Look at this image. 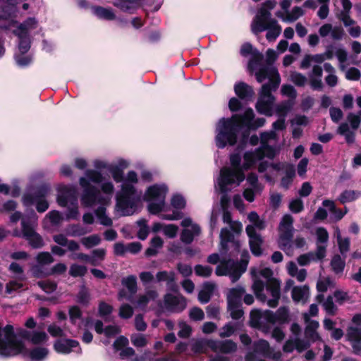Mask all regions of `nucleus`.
Segmentation results:
<instances>
[{
    "label": "nucleus",
    "instance_id": "obj_1",
    "mask_svg": "<svg viewBox=\"0 0 361 361\" xmlns=\"http://www.w3.org/2000/svg\"><path fill=\"white\" fill-rule=\"evenodd\" d=\"M260 140V147L255 152H246L243 161L240 153L235 152L230 155L231 166H224L221 169L216 182V187L221 192L226 193L233 185L238 186L245 178L244 171L252 168L264 157L272 159L279 152V147L271 145L277 140L274 131L262 133Z\"/></svg>",
    "mask_w": 361,
    "mask_h": 361
},
{
    "label": "nucleus",
    "instance_id": "obj_2",
    "mask_svg": "<svg viewBox=\"0 0 361 361\" xmlns=\"http://www.w3.org/2000/svg\"><path fill=\"white\" fill-rule=\"evenodd\" d=\"M79 184L82 189L80 195L82 206L92 208L99 205L94 211L99 223L104 226H111L113 221L106 213V207L110 204L114 192L113 182L106 180L98 171L87 170L79 178Z\"/></svg>",
    "mask_w": 361,
    "mask_h": 361
},
{
    "label": "nucleus",
    "instance_id": "obj_3",
    "mask_svg": "<svg viewBox=\"0 0 361 361\" xmlns=\"http://www.w3.org/2000/svg\"><path fill=\"white\" fill-rule=\"evenodd\" d=\"M220 255L213 253L208 256L207 262L212 264H220L216 267V274L218 276H228L232 282L238 281L245 271L248 263L249 254L247 250L241 252L242 262L240 264L232 259H226L225 254L231 248L229 256H234L235 252H240V245L238 242L233 241V235L226 229L222 228L220 233Z\"/></svg>",
    "mask_w": 361,
    "mask_h": 361
},
{
    "label": "nucleus",
    "instance_id": "obj_4",
    "mask_svg": "<svg viewBox=\"0 0 361 361\" xmlns=\"http://www.w3.org/2000/svg\"><path fill=\"white\" fill-rule=\"evenodd\" d=\"M276 58V51L274 49H268L267 51V64L260 66L259 68H257V71L255 73L257 80L259 82H262L265 79L269 80V83L262 85L256 104L257 111L268 116L272 115V106L274 102L271 91L276 90L281 82L279 73L272 65Z\"/></svg>",
    "mask_w": 361,
    "mask_h": 361
},
{
    "label": "nucleus",
    "instance_id": "obj_5",
    "mask_svg": "<svg viewBox=\"0 0 361 361\" xmlns=\"http://www.w3.org/2000/svg\"><path fill=\"white\" fill-rule=\"evenodd\" d=\"M252 290L256 298L262 302H267L271 307H275L280 298V283L273 277V271L260 265L251 269Z\"/></svg>",
    "mask_w": 361,
    "mask_h": 361
},
{
    "label": "nucleus",
    "instance_id": "obj_6",
    "mask_svg": "<svg viewBox=\"0 0 361 361\" xmlns=\"http://www.w3.org/2000/svg\"><path fill=\"white\" fill-rule=\"evenodd\" d=\"M121 182V190L116 194L114 208V214L117 217L135 214L142 200L141 192L135 187L138 182V177L134 171H129Z\"/></svg>",
    "mask_w": 361,
    "mask_h": 361
},
{
    "label": "nucleus",
    "instance_id": "obj_7",
    "mask_svg": "<svg viewBox=\"0 0 361 361\" xmlns=\"http://www.w3.org/2000/svg\"><path fill=\"white\" fill-rule=\"evenodd\" d=\"M276 6V2L268 0L263 4L251 24L253 33L257 34L267 30L266 37L267 40L275 41L281 32V27L275 19L271 18L270 10Z\"/></svg>",
    "mask_w": 361,
    "mask_h": 361
},
{
    "label": "nucleus",
    "instance_id": "obj_8",
    "mask_svg": "<svg viewBox=\"0 0 361 361\" xmlns=\"http://www.w3.org/2000/svg\"><path fill=\"white\" fill-rule=\"evenodd\" d=\"M243 128L240 115H233L231 118H221L216 126L215 143L218 148H224L227 145L233 146Z\"/></svg>",
    "mask_w": 361,
    "mask_h": 361
},
{
    "label": "nucleus",
    "instance_id": "obj_9",
    "mask_svg": "<svg viewBox=\"0 0 361 361\" xmlns=\"http://www.w3.org/2000/svg\"><path fill=\"white\" fill-rule=\"evenodd\" d=\"M168 187L164 183L154 184L149 186L145 190L143 200L148 202V212L154 215H160L161 212H167L170 209L169 205L165 202Z\"/></svg>",
    "mask_w": 361,
    "mask_h": 361
},
{
    "label": "nucleus",
    "instance_id": "obj_10",
    "mask_svg": "<svg viewBox=\"0 0 361 361\" xmlns=\"http://www.w3.org/2000/svg\"><path fill=\"white\" fill-rule=\"evenodd\" d=\"M58 204L63 207H67L66 220H77L80 216L78 209L77 190L73 185H60L58 188Z\"/></svg>",
    "mask_w": 361,
    "mask_h": 361
},
{
    "label": "nucleus",
    "instance_id": "obj_11",
    "mask_svg": "<svg viewBox=\"0 0 361 361\" xmlns=\"http://www.w3.org/2000/svg\"><path fill=\"white\" fill-rule=\"evenodd\" d=\"M247 219L250 224L246 226L245 231L249 237L250 250L254 255L259 256L262 254L261 245L263 240L258 231L265 228L266 223L255 212H250Z\"/></svg>",
    "mask_w": 361,
    "mask_h": 361
},
{
    "label": "nucleus",
    "instance_id": "obj_12",
    "mask_svg": "<svg viewBox=\"0 0 361 361\" xmlns=\"http://www.w3.org/2000/svg\"><path fill=\"white\" fill-rule=\"evenodd\" d=\"M246 361H283V354L272 348L269 342L260 339L252 344V350L245 357Z\"/></svg>",
    "mask_w": 361,
    "mask_h": 361
},
{
    "label": "nucleus",
    "instance_id": "obj_13",
    "mask_svg": "<svg viewBox=\"0 0 361 361\" xmlns=\"http://www.w3.org/2000/svg\"><path fill=\"white\" fill-rule=\"evenodd\" d=\"M23 344L18 340L13 331V326L8 324L0 327V356L16 355L23 350Z\"/></svg>",
    "mask_w": 361,
    "mask_h": 361
},
{
    "label": "nucleus",
    "instance_id": "obj_14",
    "mask_svg": "<svg viewBox=\"0 0 361 361\" xmlns=\"http://www.w3.org/2000/svg\"><path fill=\"white\" fill-rule=\"evenodd\" d=\"M253 325L262 324L264 322L271 324H285L289 321V311L286 307H280L276 313L270 310H253L250 312Z\"/></svg>",
    "mask_w": 361,
    "mask_h": 361
},
{
    "label": "nucleus",
    "instance_id": "obj_15",
    "mask_svg": "<svg viewBox=\"0 0 361 361\" xmlns=\"http://www.w3.org/2000/svg\"><path fill=\"white\" fill-rule=\"evenodd\" d=\"M37 215L34 212H32L29 221L25 217L22 218V231H13L14 236L23 237L33 248H39L44 245L42 237L34 229V224L37 221Z\"/></svg>",
    "mask_w": 361,
    "mask_h": 361
},
{
    "label": "nucleus",
    "instance_id": "obj_16",
    "mask_svg": "<svg viewBox=\"0 0 361 361\" xmlns=\"http://www.w3.org/2000/svg\"><path fill=\"white\" fill-rule=\"evenodd\" d=\"M293 219L290 214L284 215L279 226L278 243L287 255H293L292 238L293 236Z\"/></svg>",
    "mask_w": 361,
    "mask_h": 361
},
{
    "label": "nucleus",
    "instance_id": "obj_17",
    "mask_svg": "<svg viewBox=\"0 0 361 361\" xmlns=\"http://www.w3.org/2000/svg\"><path fill=\"white\" fill-rule=\"evenodd\" d=\"M37 27V21L34 18H29L16 27L13 32L18 37L19 44L17 52L27 53L30 48V34Z\"/></svg>",
    "mask_w": 361,
    "mask_h": 361
},
{
    "label": "nucleus",
    "instance_id": "obj_18",
    "mask_svg": "<svg viewBox=\"0 0 361 361\" xmlns=\"http://www.w3.org/2000/svg\"><path fill=\"white\" fill-rule=\"evenodd\" d=\"M49 188L47 186H42L35 191H27L22 197L23 204L25 207H30L36 204V209L39 212H45L49 204L45 200Z\"/></svg>",
    "mask_w": 361,
    "mask_h": 361
},
{
    "label": "nucleus",
    "instance_id": "obj_19",
    "mask_svg": "<svg viewBox=\"0 0 361 361\" xmlns=\"http://www.w3.org/2000/svg\"><path fill=\"white\" fill-rule=\"evenodd\" d=\"M245 293V290L243 287L238 286L230 289L227 293L228 310L234 319H240L243 315L240 305L241 299Z\"/></svg>",
    "mask_w": 361,
    "mask_h": 361
},
{
    "label": "nucleus",
    "instance_id": "obj_20",
    "mask_svg": "<svg viewBox=\"0 0 361 361\" xmlns=\"http://www.w3.org/2000/svg\"><path fill=\"white\" fill-rule=\"evenodd\" d=\"M267 169H273L276 171H284L285 176L281 179V185L286 189L290 185L295 173L293 164L279 163L269 165L267 162H261L258 167L259 172H264Z\"/></svg>",
    "mask_w": 361,
    "mask_h": 361
},
{
    "label": "nucleus",
    "instance_id": "obj_21",
    "mask_svg": "<svg viewBox=\"0 0 361 361\" xmlns=\"http://www.w3.org/2000/svg\"><path fill=\"white\" fill-rule=\"evenodd\" d=\"M293 336L290 337L284 343L283 350L285 353H292L294 350L301 353L310 348V343L298 337L300 334V326L293 323L290 326Z\"/></svg>",
    "mask_w": 361,
    "mask_h": 361
},
{
    "label": "nucleus",
    "instance_id": "obj_22",
    "mask_svg": "<svg viewBox=\"0 0 361 361\" xmlns=\"http://www.w3.org/2000/svg\"><path fill=\"white\" fill-rule=\"evenodd\" d=\"M185 200L184 197L179 195L176 194L171 197L170 209L167 212H161L159 215L160 218L167 221H174L180 219L183 217V214L180 209L185 207Z\"/></svg>",
    "mask_w": 361,
    "mask_h": 361
},
{
    "label": "nucleus",
    "instance_id": "obj_23",
    "mask_svg": "<svg viewBox=\"0 0 361 361\" xmlns=\"http://www.w3.org/2000/svg\"><path fill=\"white\" fill-rule=\"evenodd\" d=\"M181 226L183 229L180 234V240L184 243H191L194 238L201 233L200 226L189 217L183 219Z\"/></svg>",
    "mask_w": 361,
    "mask_h": 361
},
{
    "label": "nucleus",
    "instance_id": "obj_24",
    "mask_svg": "<svg viewBox=\"0 0 361 361\" xmlns=\"http://www.w3.org/2000/svg\"><path fill=\"white\" fill-rule=\"evenodd\" d=\"M187 302L185 298L179 294L168 293L164 298V308L171 312H180L185 309Z\"/></svg>",
    "mask_w": 361,
    "mask_h": 361
},
{
    "label": "nucleus",
    "instance_id": "obj_25",
    "mask_svg": "<svg viewBox=\"0 0 361 361\" xmlns=\"http://www.w3.org/2000/svg\"><path fill=\"white\" fill-rule=\"evenodd\" d=\"M54 349L60 354H69L75 352L78 354L82 353L79 343L72 339H58L54 343Z\"/></svg>",
    "mask_w": 361,
    "mask_h": 361
},
{
    "label": "nucleus",
    "instance_id": "obj_26",
    "mask_svg": "<svg viewBox=\"0 0 361 361\" xmlns=\"http://www.w3.org/2000/svg\"><path fill=\"white\" fill-rule=\"evenodd\" d=\"M303 319L305 322L307 324L305 329V339L304 340L309 342L310 345H311V343L316 342L317 341H322L320 336L317 332V329L319 326V322L309 319L307 313L303 314Z\"/></svg>",
    "mask_w": 361,
    "mask_h": 361
},
{
    "label": "nucleus",
    "instance_id": "obj_27",
    "mask_svg": "<svg viewBox=\"0 0 361 361\" xmlns=\"http://www.w3.org/2000/svg\"><path fill=\"white\" fill-rule=\"evenodd\" d=\"M240 54L243 56H247L248 54L252 56V58L249 62V67L252 71L257 70V66L260 65V63L263 59L262 54L258 51L257 49H254L252 46L249 43L244 44L242 46Z\"/></svg>",
    "mask_w": 361,
    "mask_h": 361
},
{
    "label": "nucleus",
    "instance_id": "obj_28",
    "mask_svg": "<svg viewBox=\"0 0 361 361\" xmlns=\"http://www.w3.org/2000/svg\"><path fill=\"white\" fill-rule=\"evenodd\" d=\"M240 121L243 127H246L249 129H256L262 127L265 123L264 118H259L254 120V112L252 109H247L245 110L243 115H240Z\"/></svg>",
    "mask_w": 361,
    "mask_h": 361
},
{
    "label": "nucleus",
    "instance_id": "obj_29",
    "mask_svg": "<svg viewBox=\"0 0 361 361\" xmlns=\"http://www.w3.org/2000/svg\"><path fill=\"white\" fill-rule=\"evenodd\" d=\"M319 34L322 37L331 36L334 40H341L344 35V30L341 26H334L330 23H325L319 29Z\"/></svg>",
    "mask_w": 361,
    "mask_h": 361
},
{
    "label": "nucleus",
    "instance_id": "obj_30",
    "mask_svg": "<svg viewBox=\"0 0 361 361\" xmlns=\"http://www.w3.org/2000/svg\"><path fill=\"white\" fill-rule=\"evenodd\" d=\"M317 249V258L322 259L326 256V243L329 239L327 231L324 228H318L316 231Z\"/></svg>",
    "mask_w": 361,
    "mask_h": 361
},
{
    "label": "nucleus",
    "instance_id": "obj_31",
    "mask_svg": "<svg viewBox=\"0 0 361 361\" xmlns=\"http://www.w3.org/2000/svg\"><path fill=\"white\" fill-rule=\"evenodd\" d=\"M211 350L215 353H231L235 351L236 344L231 340L216 341L211 342Z\"/></svg>",
    "mask_w": 361,
    "mask_h": 361
},
{
    "label": "nucleus",
    "instance_id": "obj_32",
    "mask_svg": "<svg viewBox=\"0 0 361 361\" xmlns=\"http://www.w3.org/2000/svg\"><path fill=\"white\" fill-rule=\"evenodd\" d=\"M122 284L128 289L130 295H127L124 290H121L118 294V299L121 300L125 298L128 300H130L132 295H134L137 290L136 277L133 275L128 276L122 279Z\"/></svg>",
    "mask_w": 361,
    "mask_h": 361
},
{
    "label": "nucleus",
    "instance_id": "obj_33",
    "mask_svg": "<svg viewBox=\"0 0 361 361\" xmlns=\"http://www.w3.org/2000/svg\"><path fill=\"white\" fill-rule=\"evenodd\" d=\"M308 78L310 80V85L312 89L321 90L322 88V68L320 66H314L312 71L308 74Z\"/></svg>",
    "mask_w": 361,
    "mask_h": 361
},
{
    "label": "nucleus",
    "instance_id": "obj_34",
    "mask_svg": "<svg viewBox=\"0 0 361 361\" xmlns=\"http://www.w3.org/2000/svg\"><path fill=\"white\" fill-rule=\"evenodd\" d=\"M92 13L99 19L105 20H114L116 16L111 8H105L99 6H91Z\"/></svg>",
    "mask_w": 361,
    "mask_h": 361
},
{
    "label": "nucleus",
    "instance_id": "obj_35",
    "mask_svg": "<svg viewBox=\"0 0 361 361\" xmlns=\"http://www.w3.org/2000/svg\"><path fill=\"white\" fill-rule=\"evenodd\" d=\"M67 269V267L63 263H58L55 264L50 271L44 273L43 271L41 270V267L38 266H35L32 269V274L36 277H42L43 276L46 275H50V274H61L64 273Z\"/></svg>",
    "mask_w": 361,
    "mask_h": 361
},
{
    "label": "nucleus",
    "instance_id": "obj_36",
    "mask_svg": "<svg viewBox=\"0 0 361 361\" xmlns=\"http://www.w3.org/2000/svg\"><path fill=\"white\" fill-rule=\"evenodd\" d=\"M291 295L295 302L305 304L310 296L309 288L307 286H295L293 288Z\"/></svg>",
    "mask_w": 361,
    "mask_h": 361
},
{
    "label": "nucleus",
    "instance_id": "obj_37",
    "mask_svg": "<svg viewBox=\"0 0 361 361\" xmlns=\"http://www.w3.org/2000/svg\"><path fill=\"white\" fill-rule=\"evenodd\" d=\"M53 240L56 243L61 246H66L69 251L74 252L80 249V245L76 241L73 240H68L63 234L54 235Z\"/></svg>",
    "mask_w": 361,
    "mask_h": 361
},
{
    "label": "nucleus",
    "instance_id": "obj_38",
    "mask_svg": "<svg viewBox=\"0 0 361 361\" xmlns=\"http://www.w3.org/2000/svg\"><path fill=\"white\" fill-rule=\"evenodd\" d=\"M234 91L242 99H248L254 95L252 87L243 82L236 83L234 86Z\"/></svg>",
    "mask_w": 361,
    "mask_h": 361
},
{
    "label": "nucleus",
    "instance_id": "obj_39",
    "mask_svg": "<svg viewBox=\"0 0 361 361\" xmlns=\"http://www.w3.org/2000/svg\"><path fill=\"white\" fill-rule=\"evenodd\" d=\"M276 16L281 18L283 21L291 23L298 20L299 18L304 15V11L301 7L295 6L290 11L287 12V14L283 16L281 12H277Z\"/></svg>",
    "mask_w": 361,
    "mask_h": 361
},
{
    "label": "nucleus",
    "instance_id": "obj_40",
    "mask_svg": "<svg viewBox=\"0 0 361 361\" xmlns=\"http://www.w3.org/2000/svg\"><path fill=\"white\" fill-rule=\"evenodd\" d=\"M158 293L154 290H149L143 295H139L137 300V306L141 309L145 308L151 301L155 300Z\"/></svg>",
    "mask_w": 361,
    "mask_h": 361
},
{
    "label": "nucleus",
    "instance_id": "obj_41",
    "mask_svg": "<svg viewBox=\"0 0 361 361\" xmlns=\"http://www.w3.org/2000/svg\"><path fill=\"white\" fill-rule=\"evenodd\" d=\"M215 285L212 283H205L199 292L198 300L201 303H207L214 290Z\"/></svg>",
    "mask_w": 361,
    "mask_h": 361
},
{
    "label": "nucleus",
    "instance_id": "obj_42",
    "mask_svg": "<svg viewBox=\"0 0 361 361\" xmlns=\"http://www.w3.org/2000/svg\"><path fill=\"white\" fill-rule=\"evenodd\" d=\"M163 245L164 241L159 236L154 237L150 240L149 247L145 251L146 256H155L159 250L162 248Z\"/></svg>",
    "mask_w": 361,
    "mask_h": 361
},
{
    "label": "nucleus",
    "instance_id": "obj_43",
    "mask_svg": "<svg viewBox=\"0 0 361 361\" xmlns=\"http://www.w3.org/2000/svg\"><path fill=\"white\" fill-rule=\"evenodd\" d=\"M211 342H213L212 339H200L194 341L192 344V350L195 353H206L207 348L211 349Z\"/></svg>",
    "mask_w": 361,
    "mask_h": 361
},
{
    "label": "nucleus",
    "instance_id": "obj_44",
    "mask_svg": "<svg viewBox=\"0 0 361 361\" xmlns=\"http://www.w3.org/2000/svg\"><path fill=\"white\" fill-rule=\"evenodd\" d=\"M140 0H122L114 3V6L123 11L133 13L140 5Z\"/></svg>",
    "mask_w": 361,
    "mask_h": 361
},
{
    "label": "nucleus",
    "instance_id": "obj_45",
    "mask_svg": "<svg viewBox=\"0 0 361 361\" xmlns=\"http://www.w3.org/2000/svg\"><path fill=\"white\" fill-rule=\"evenodd\" d=\"M337 133L343 135L348 143H353L355 141V133L351 130L347 123H342L337 129Z\"/></svg>",
    "mask_w": 361,
    "mask_h": 361
},
{
    "label": "nucleus",
    "instance_id": "obj_46",
    "mask_svg": "<svg viewBox=\"0 0 361 361\" xmlns=\"http://www.w3.org/2000/svg\"><path fill=\"white\" fill-rule=\"evenodd\" d=\"M66 234L71 237H80L89 232L80 224H71L66 228Z\"/></svg>",
    "mask_w": 361,
    "mask_h": 361
},
{
    "label": "nucleus",
    "instance_id": "obj_47",
    "mask_svg": "<svg viewBox=\"0 0 361 361\" xmlns=\"http://www.w3.org/2000/svg\"><path fill=\"white\" fill-rule=\"evenodd\" d=\"M15 12L16 8L13 6H12L11 7H8V9L6 10L3 9V13H0V19L8 20V25L2 26L4 28L11 29L12 27H15L16 22L13 20L12 19L10 20V18H13Z\"/></svg>",
    "mask_w": 361,
    "mask_h": 361
},
{
    "label": "nucleus",
    "instance_id": "obj_48",
    "mask_svg": "<svg viewBox=\"0 0 361 361\" xmlns=\"http://www.w3.org/2000/svg\"><path fill=\"white\" fill-rule=\"evenodd\" d=\"M101 238L98 234H93L81 239L80 242L86 248L90 249L98 245L101 243Z\"/></svg>",
    "mask_w": 361,
    "mask_h": 361
},
{
    "label": "nucleus",
    "instance_id": "obj_49",
    "mask_svg": "<svg viewBox=\"0 0 361 361\" xmlns=\"http://www.w3.org/2000/svg\"><path fill=\"white\" fill-rule=\"evenodd\" d=\"M28 339L34 344H40L48 340V336L44 331H35L29 334Z\"/></svg>",
    "mask_w": 361,
    "mask_h": 361
},
{
    "label": "nucleus",
    "instance_id": "obj_50",
    "mask_svg": "<svg viewBox=\"0 0 361 361\" xmlns=\"http://www.w3.org/2000/svg\"><path fill=\"white\" fill-rule=\"evenodd\" d=\"M49 350L44 347H37L30 351V357L34 360L40 361L44 360L48 355Z\"/></svg>",
    "mask_w": 361,
    "mask_h": 361
},
{
    "label": "nucleus",
    "instance_id": "obj_51",
    "mask_svg": "<svg viewBox=\"0 0 361 361\" xmlns=\"http://www.w3.org/2000/svg\"><path fill=\"white\" fill-rule=\"evenodd\" d=\"M290 80L297 86L303 87L307 83V78L299 72L292 71L290 74Z\"/></svg>",
    "mask_w": 361,
    "mask_h": 361
},
{
    "label": "nucleus",
    "instance_id": "obj_52",
    "mask_svg": "<svg viewBox=\"0 0 361 361\" xmlns=\"http://www.w3.org/2000/svg\"><path fill=\"white\" fill-rule=\"evenodd\" d=\"M132 344L137 348H143L147 345L148 341L144 334H134L130 336Z\"/></svg>",
    "mask_w": 361,
    "mask_h": 361
},
{
    "label": "nucleus",
    "instance_id": "obj_53",
    "mask_svg": "<svg viewBox=\"0 0 361 361\" xmlns=\"http://www.w3.org/2000/svg\"><path fill=\"white\" fill-rule=\"evenodd\" d=\"M331 265L336 274L342 273L345 267V259L339 255H335L331 260Z\"/></svg>",
    "mask_w": 361,
    "mask_h": 361
},
{
    "label": "nucleus",
    "instance_id": "obj_54",
    "mask_svg": "<svg viewBox=\"0 0 361 361\" xmlns=\"http://www.w3.org/2000/svg\"><path fill=\"white\" fill-rule=\"evenodd\" d=\"M293 106V102L289 100L283 102L276 107V114L279 117L285 118Z\"/></svg>",
    "mask_w": 361,
    "mask_h": 361
},
{
    "label": "nucleus",
    "instance_id": "obj_55",
    "mask_svg": "<svg viewBox=\"0 0 361 361\" xmlns=\"http://www.w3.org/2000/svg\"><path fill=\"white\" fill-rule=\"evenodd\" d=\"M156 278L157 281H166L168 285H170L175 281V273L173 271H159L157 274Z\"/></svg>",
    "mask_w": 361,
    "mask_h": 361
},
{
    "label": "nucleus",
    "instance_id": "obj_56",
    "mask_svg": "<svg viewBox=\"0 0 361 361\" xmlns=\"http://www.w3.org/2000/svg\"><path fill=\"white\" fill-rule=\"evenodd\" d=\"M108 171L116 183H121L123 180V171L113 163L110 164Z\"/></svg>",
    "mask_w": 361,
    "mask_h": 361
},
{
    "label": "nucleus",
    "instance_id": "obj_57",
    "mask_svg": "<svg viewBox=\"0 0 361 361\" xmlns=\"http://www.w3.org/2000/svg\"><path fill=\"white\" fill-rule=\"evenodd\" d=\"M36 260L38 263L37 266L40 267V266L52 263L54 262V257L48 252H42L37 255Z\"/></svg>",
    "mask_w": 361,
    "mask_h": 361
},
{
    "label": "nucleus",
    "instance_id": "obj_58",
    "mask_svg": "<svg viewBox=\"0 0 361 361\" xmlns=\"http://www.w3.org/2000/svg\"><path fill=\"white\" fill-rule=\"evenodd\" d=\"M106 255V250L104 248H98L92 251L91 256V264L96 266L104 259Z\"/></svg>",
    "mask_w": 361,
    "mask_h": 361
},
{
    "label": "nucleus",
    "instance_id": "obj_59",
    "mask_svg": "<svg viewBox=\"0 0 361 361\" xmlns=\"http://www.w3.org/2000/svg\"><path fill=\"white\" fill-rule=\"evenodd\" d=\"M139 226V231L137 232V237L140 240H145L149 234V227L147 225V221L145 219H140L137 222Z\"/></svg>",
    "mask_w": 361,
    "mask_h": 361
},
{
    "label": "nucleus",
    "instance_id": "obj_60",
    "mask_svg": "<svg viewBox=\"0 0 361 361\" xmlns=\"http://www.w3.org/2000/svg\"><path fill=\"white\" fill-rule=\"evenodd\" d=\"M346 338L348 341L361 340V330L356 326H350L347 330Z\"/></svg>",
    "mask_w": 361,
    "mask_h": 361
},
{
    "label": "nucleus",
    "instance_id": "obj_61",
    "mask_svg": "<svg viewBox=\"0 0 361 361\" xmlns=\"http://www.w3.org/2000/svg\"><path fill=\"white\" fill-rule=\"evenodd\" d=\"M360 195V192L354 190H345L341 195L339 200L342 203H346L356 200Z\"/></svg>",
    "mask_w": 361,
    "mask_h": 361
},
{
    "label": "nucleus",
    "instance_id": "obj_62",
    "mask_svg": "<svg viewBox=\"0 0 361 361\" xmlns=\"http://www.w3.org/2000/svg\"><path fill=\"white\" fill-rule=\"evenodd\" d=\"M25 54H20L16 52L15 54V60L18 66L20 67H25L32 62V57L29 55H24Z\"/></svg>",
    "mask_w": 361,
    "mask_h": 361
},
{
    "label": "nucleus",
    "instance_id": "obj_63",
    "mask_svg": "<svg viewBox=\"0 0 361 361\" xmlns=\"http://www.w3.org/2000/svg\"><path fill=\"white\" fill-rule=\"evenodd\" d=\"M90 300V294L88 290L85 287H82L78 294L77 301L83 305H87Z\"/></svg>",
    "mask_w": 361,
    "mask_h": 361
},
{
    "label": "nucleus",
    "instance_id": "obj_64",
    "mask_svg": "<svg viewBox=\"0 0 361 361\" xmlns=\"http://www.w3.org/2000/svg\"><path fill=\"white\" fill-rule=\"evenodd\" d=\"M87 272V268L85 266L73 264L71 266L69 274L73 276H82Z\"/></svg>",
    "mask_w": 361,
    "mask_h": 361
}]
</instances>
